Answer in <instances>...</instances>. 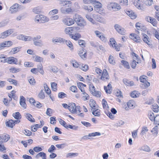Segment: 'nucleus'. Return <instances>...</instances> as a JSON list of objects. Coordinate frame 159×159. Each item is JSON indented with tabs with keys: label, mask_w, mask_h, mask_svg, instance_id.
I'll use <instances>...</instances> for the list:
<instances>
[{
	"label": "nucleus",
	"mask_w": 159,
	"mask_h": 159,
	"mask_svg": "<svg viewBox=\"0 0 159 159\" xmlns=\"http://www.w3.org/2000/svg\"><path fill=\"white\" fill-rule=\"evenodd\" d=\"M78 54L83 59L86 57V50L83 48L80 50Z\"/></svg>",
	"instance_id": "20"
},
{
	"label": "nucleus",
	"mask_w": 159,
	"mask_h": 159,
	"mask_svg": "<svg viewBox=\"0 0 159 159\" xmlns=\"http://www.w3.org/2000/svg\"><path fill=\"white\" fill-rule=\"evenodd\" d=\"M148 130L146 127H143L142 128V131L141 132V135H143L148 131Z\"/></svg>",
	"instance_id": "60"
},
{
	"label": "nucleus",
	"mask_w": 159,
	"mask_h": 159,
	"mask_svg": "<svg viewBox=\"0 0 159 159\" xmlns=\"http://www.w3.org/2000/svg\"><path fill=\"white\" fill-rule=\"evenodd\" d=\"M21 47H17L12 48L11 49L10 53L11 54H14L17 53L20 51Z\"/></svg>",
	"instance_id": "19"
},
{
	"label": "nucleus",
	"mask_w": 159,
	"mask_h": 159,
	"mask_svg": "<svg viewBox=\"0 0 159 159\" xmlns=\"http://www.w3.org/2000/svg\"><path fill=\"white\" fill-rule=\"evenodd\" d=\"M140 150H142L145 152H149L150 151L149 147L147 145H144L139 148Z\"/></svg>",
	"instance_id": "33"
},
{
	"label": "nucleus",
	"mask_w": 159,
	"mask_h": 159,
	"mask_svg": "<svg viewBox=\"0 0 159 159\" xmlns=\"http://www.w3.org/2000/svg\"><path fill=\"white\" fill-rule=\"evenodd\" d=\"M65 39L60 37H56L53 38L52 39V42L54 43H64Z\"/></svg>",
	"instance_id": "13"
},
{
	"label": "nucleus",
	"mask_w": 159,
	"mask_h": 159,
	"mask_svg": "<svg viewBox=\"0 0 159 159\" xmlns=\"http://www.w3.org/2000/svg\"><path fill=\"white\" fill-rule=\"evenodd\" d=\"M94 33L96 36L98 37L102 41L104 42H106L107 41V38L103 34L98 30L95 31Z\"/></svg>",
	"instance_id": "7"
},
{
	"label": "nucleus",
	"mask_w": 159,
	"mask_h": 159,
	"mask_svg": "<svg viewBox=\"0 0 159 159\" xmlns=\"http://www.w3.org/2000/svg\"><path fill=\"white\" fill-rule=\"evenodd\" d=\"M25 99L23 96H20V105L24 108L26 107V104L25 102Z\"/></svg>",
	"instance_id": "21"
},
{
	"label": "nucleus",
	"mask_w": 159,
	"mask_h": 159,
	"mask_svg": "<svg viewBox=\"0 0 159 159\" xmlns=\"http://www.w3.org/2000/svg\"><path fill=\"white\" fill-rule=\"evenodd\" d=\"M146 5L150 6L153 3V0H141Z\"/></svg>",
	"instance_id": "44"
},
{
	"label": "nucleus",
	"mask_w": 159,
	"mask_h": 159,
	"mask_svg": "<svg viewBox=\"0 0 159 159\" xmlns=\"http://www.w3.org/2000/svg\"><path fill=\"white\" fill-rule=\"evenodd\" d=\"M107 8L110 11H117L120 10L121 9V7L117 3L111 2L107 4Z\"/></svg>",
	"instance_id": "2"
},
{
	"label": "nucleus",
	"mask_w": 159,
	"mask_h": 159,
	"mask_svg": "<svg viewBox=\"0 0 159 159\" xmlns=\"http://www.w3.org/2000/svg\"><path fill=\"white\" fill-rule=\"evenodd\" d=\"M18 61L17 59L13 57H10L7 58L3 60H1V62L3 63L7 62L9 64H17Z\"/></svg>",
	"instance_id": "3"
},
{
	"label": "nucleus",
	"mask_w": 159,
	"mask_h": 159,
	"mask_svg": "<svg viewBox=\"0 0 159 159\" xmlns=\"http://www.w3.org/2000/svg\"><path fill=\"white\" fill-rule=\"evenodd\" d=\"M153 121H154V123L156 125H159V115H157L155 117Z\"/></svg>",
	"instance_id": "59"
},
{
	"label": "nucleus",
	"mask_w": 159,
	"mask_h": 159,
	"mask_svg": "<svg viewBox=\"0 0 159 159\" xmlns=\"http://www.w3.org/2000/svg\"><path fill=\"white\" fill-rule=\"evenodd\" d=\"M102 104L104 109H107L108 107L107 102L104 99H102Z\"/></svg>",
	"instance_id": "62"
},
{
	"label": "nucleus",
	"mask_w": 159,
	"mask_h": 159,
	"mask_svg": "<svg viewBox=\"0 0 159 159\" xmlns=\"http://www.w3.org/2000/svg\"><path fill=\"white\" fill-rule=\"evenodd\" d=\"M23 133L27 136H30L32 134V132L30 131L27 129L24 130L23 131Z\"/></svg>",
	"instance_id": "64"
},
{
	"label": "nucleus",
	"mask_w": 159,
	"mask_h": 159,
	"mask_svg": "<svg viewBox=\"0 0 159 159\" xmlns=\"http://www.w3.org/2000/svg\"><path fill=\"white\" fill-rule=\"evenodd\" d=\"M36 69L38 70V72H39L41 74L43 75L44 72L43 70V66L42 64H40L39 66H37V68Z\"/></svg>",
	"instance_id": "49"
},
{
	"label": "nucleus",
	"mask_w": 159,
	"mask_h": 159,
	"mask_svg": "<svg viewBox=\"0 0 159 159\" xmlns=\"http://www.w3.org/2000/svg\"><path fill=\"white\" fill-rule=\"evenodd\" d=\"M130 96L131 97L133 98H137L139 97L138 92L136 91H134L132 92L130 94Z\"/></svg>",
	"instance_id": "54"
},
{
	"label": "nucleus",
	"mask_w": 159,
	"mask_h": 159,
	"mask_svg": "<svg viewBox=\"0 0 159 159\" xmlns=\"http://www.w3.org/2000/svg\"><path fill=\"white\" fill-rule=\"evenodd\" d=\"M13 116L16 120L20 119L21 118V115L19 112H16L12 114Z\"/></svg>",
	"instance_id": "40"
},
{
	"label": "nucleus",
	"mask_w": 159,
	"mask_h": 159,
	"mask_svg": "<svg viewBox=\"0 0 159 159\" xmlns=\"http://www.w3.org/2000/svg\"><path fill=\"white\" fill-rule=\"evenodd\" d=\"M91 93L93 96L97 97H100L101 96V93L99 91L95 90L93 92H92Z\"/></svg>",
	"instance_id": "51"
},
{
	"label": "nucleus",
	"mask_w": 159,
	"mask_h": 159,
	"mask_svg": "<svg viewBox=\"0 0 159 159\" xmlns=\"http://www.w3.org/2000/svg\"><path fill=\"white\" fill-rule=\"evenodd\" d=\"M42 125H39L38 124H35L34 125L31 126V130L34 132H35L37 131V128H40L42 127Z\"/></svg>",
	"instance_id": "39"
},
{
	"label": "nucleus",
	"mask_w": 159,
	"mask_h": 159,
	"mask_svg": "<svg viewBox=\"0 0 159 159\" xmlns=\"http://www.w3.org/2000/svg\"><path fill=\"white\" fill-rule=\"evenodd\" d=\"M95 110L93 111L92 112V114L95 116H99L100 115V113L98 109H95Z\"/></svg>",
	"instance_id": "61"
},
{
	"label": "nucleus",
	"mask_w": 159,
	"mask_h": 159,
	"mask_svg": "<svg viewBox=\"0 0 159 159\" xmlns=\"http://www.w3.org/2000/svg\"><path fill=\"white\" fill-rule=\"evenodd\" d=\"M0 139L1 141L3 142H6L8 141L10 139L9 135L7 134H3L0 135Z\"/></svg>",
	"instance_id": "12"
},
{
	"label": "nucleus",
	"mask_w": 159,
	"mask_h": 159,
	"mask_svg": "<svg viewBox=\"0 0 159 159\" xmlns=\"http://www.w3.org/2000/svg\"><path fill=\"white\" fill-rule=\"evenodd\" d=\"M92 4L93 5L94 10H98V9H100L102 7V4L99 1L97 0H93Z\"/></svg>",
	"instance_id": "8"
},
{
	"label": "nucleus",
	"mask_w": 159,
	"mask_h": 159,
	"mask_svg": "<svg viewBox=\"0 0 159 159\" xmlns=\"http://www.w3.org/2000/svg\"><path fill=\"white\" fill-rule=\"evenodd\" d=\"M141 3V1L139 0H134V6L139 9L143 10L144 8Z\"/></svg>",
	"instance_id": "18"
},
{
	"label": "nucleus",
	"mask_w": 159,
	"mask_h": 159,
	"mask_svg": "<svg viewBox=\"0 0 159 159\" xmlns=\"http://www.w3.org/2000/svg\"><path fill=\"white\" fill-rule=\"evenodd\" d=\"M24 65L25 67H32L34 66L33 63L30 62L25 61L24 63Z\"/></svg>",
	"instance_id": "56"
},
{
	"label": "nucleus",
	"mask_w": 159,
	"mask_h": 159,
	"mask_svg": "<svg viewBox=\"0 0 159 159\" xmlns=\"http://www.w3.org/2000/svg\"><path fill=\"white\" fill-rule=\"evenodd\" d=\"M125 12L132 19H136L137 16L136 14L131 10H127Z\"/></svg>",
	"instance_id": "17"
},
{
	"label": "nucleus",
	"mask_w": 159,
	"mask_h": 159,
	"mask_svg": "<svg viewBox=\"0 0 159 159\" xmlns=\"http://www.w3.org/2000/svg\"><path fill=\"white\" fill-rule=\"evenodd\" d=\"M18 39L25 41H30L32 40V38L30 36H27L22 34L19 35L17 38Z\"/></svg>",
	"instance_id": "11"
},
{
	"label": "nucleus",
	"mask_w": 159,
	"mask_h": 159,
	"mask_svg": "<svg viewBox=\"0 0 159 159\" xmlns=\"http://www.w3.org/2000/svg\"><path fill=\"white\" fill-rule=\"evenodd\" d=\"M2 43L4 48L9 47L12 46L13 44L12 42L10 41H5Z\"/></svg>",
	"instance_id": "31"
},
{
	"label": "nucleus",
	"mask_w": 159,
	"mask_h": 159,
	"mask_svg": "<svg viewBox=\"0 0 159 159\" xmlns=\"http://www.w3.org/2000/svg\"><path fill=\"white\" fill-rule=\"evenodd\" d=\"M25 117L30 121L32 122H34L35 120L33 118L32 116L29 113H26L25 114Z\"/></svg>",
	"instance_id": "28"
},
{
	"label": "nucleus",
	"mask_w": 159,
	"mask_h": 159,
	"mask_svg": "<svg viewBox=\"0 0 159 159\" xmlns=\"http://www.w3.org/2000/svg\"><path fill=\"white\" fill-rule=\"evenodd\" d=\"M108 61L111 64H114L115 63L114 57L111 55L109 56L108 58Z\"/></svg>",
	"instance_id": "53"
},
{
	"label": "nucleus",
	"mask_w": 159,
	"mask_h": 159,
	"mask_svg": "<svg viewBox=\"0 0 159 159\" xmlns=\"http://www.w3.org/2000/svg\"><path fill=\"white\" fill-rule=\"evenodd\" d=\"M43 86L45 89V91L46 93L48 95H50L51 93V91L49 89L47 84L46 83H44L43 84Z\"/></svg>",
	"instance_id": "36"
},
{
	"label": "nucleus",
	"mask_w": 159,
	"mask_h": 159,
	"mask_svg": "<svg viewBox=\"0 0 159 159\" xmlns=\"http://www.w3.org/2000/svg\"><path fill=\"white\" fill-rule=\"evenodd\" d=\"M47 19V17L43 15H38L35 17V20H46Z\"/></svg>",
	"instance_id": "25"
},
{
	"label": "nucleus",
	"mask_w": 159,
	"mask_h": 159,
	"mask_svg": "<svg viewBox=\"0 0 159 159\" xmlns=\"http://www.w3.org/2000/svg\"><path fill=\"white\" fill-rule=\"evenodd\" d=\"M68 108L72 113H75L76 111V104L75 103H70L68 105Z\"/></svg>",
	"instance_id": "10"
},
{
	"label": "nucleus",
	"mask_w": 159,
	"mask_h": 159,
	"mask_svg": "<svg viewBox=\"0 0 159 159\" xmlns=\"http://www.w3.org/2000/svg\"><path fill=\"white\" fill-rule=\"evenodd\" d=\"M60 4L63 7L61 8V11L63 13H68L72 11V9L70 7L66 9L64 8V7H68L70 4V2L68 1L61 0L60 2Z\"/></svg>",
	"instance_id": "1"
},
{
	"label": "nucleus",
	"mask_w": 159,
	"mask_h": 159,
	"mask_svg": "<svg viewBox=\"0 0 159 159\" xmlns=\"http://www.w3.org/2000/svg\"><path fill=\"white\" fill-rule=\"evenodd\" d=\"M75 21V20H63V22L65 25L70 26L74 24Z\"/></svg>",
	"instance_id": "43"
},
{
	"label": "nucleus",
	"mask_w": 159,
	"mask_h": 159,
	"mask_svg": "<svg viewBox=\"0 0 159 159\" xmlns=\"http://www.w3.org/2000/svg\"><path fill=\"white\" fill-rule=\"evenodd\" d=\"M158 127L157 125H156L152 129L151 131V132L155 136L157 135L158 133Z\"/></svg>",
	"instance_id": "42"
},
{
	"label": "nucleus",
	"mask_w": 159,
	"mask_h": 159,
	"mask_svg": "<svg viewBox=\"0 0 159 159\" xmlns=\"http://www.w3.org/2000/svg\"><path fill=\"white\" fill-rule=\"evenodd\" d=\"M101 79L104 81H105L106 80H107L109 79V75L106 69H105L103 70Z\"/></svg>",
	"instance_id": "14"
},
{
	"label": "nucleus",
	"mask_w": 159,
	"mask_h": 159,
	"mask_svg": "<svg viewBox=\"0 0 159 159\" xmlns=\"http://www.w3.org/2000/svg\"><path fill=\"white\" fill-rule=\"evenodd\" d=\"M49 68L50 69V70L53 73H57L59 71L58 68L56 66H50Z\"/></svg>",
	"instance_id": "35"
},
{
	"label": "nucleus",
	"mask_w": 159,
	"mask_h": 159,
	"mask_svg": "<svg viewBox=\"0 0 159 159\" xmlns=\"http://www.w3.org/2000/svg\"><path fill=\"white\" fill-rule=\"evenodd\" d=\"M6 123L7 126L11 128H12L15 125L14 121L12 120H9L8 121H7Z\"/></svg>",
	"instance_id": "32"
},
{
	"label": "nucleus",
	"mask_w": 159,
	"mask_h": 159,
	"mask_svg": "<svg viewBox=\"0 0 159 159\" xmlns=\"http://www.w3.org/2000/svg\"><path fill=\"white\" fill-rule=\"evenodd\" d=\"M80 68L82 70L85 71L88 70L89 69L88 66L86 64H83Z\"/></svg>",
	"instance_id": "55"
},
{
	"label": "nucleus",
	"mask_w": 159,
	"mask_h": 159,
	"mask_svg": "<svg viewBox=\"0 0 159 159\" xmlns=\"http://www.w3.org/2000/svg\"><path fill=\"white\" fill-rule=\"evenodd\" d=\"M78 155V153H77L70 152L66 154V158H71L72 157L77 156Z\"/></svg>",
	"instance_id": "37"
},
{
	"label": "nucleus",
	"mask_w": 159,
	"mask_h": 159,
	"mask_svg": "<svg viewBox=\"0 0 159 159\" xmlns=\"http://www.w3.org/2000/svg\"><path fill=\"white\" fill-rule=\"evenodd\" d=\"M136 27L138 30H140L143 27V26L141 23L137 22L136 24Z\"/></svg>",
	"instance_id": "63"
},
{
	"label": "nucleus",
	"mask_w": 159,
	"mask_h": 159,
	"mask_svg": "<svg viewBox=\"0 0 159 159\" xmlns=\"http://www.w3.org/2000/svg\"><path fill=\"white\" fill-rule=\"evenodd\" d=\"M112 87L111 84L109 83L107 86L106 87L105 86L104 87V89L105 90L107 93L110 94L111 93L112 91Z\"/></svg>",
	"instance_id": "24"
},
{
	"label": "nucleus",
	"mask_w": 159,
	"mask_h": 159,
	"mask_svg": "<svg viewBox=\"0 0 159 159\" xmlns=\"http://www.w3.org/2000/svg\"><path fill=\"white\" fill-rule=\"evenodd\" d=\"M66 44L69 47L71 50H73V47L72 43L69 40H65V42Z\"/></svg>",
	"instance_id": "48"
},
{
	"label": "nucleus",
	"mask_w": 159,
	"mask_h": 159,
	"mask_svg": "<svg viewBox=\"0 0 159 159\" xmlns=\"http://www.w3.org/2000/svg\"><path fill=\"white\" fill-rule=\"evenodd\" d=\"M96 103L94 100H91L90 101L89 105L90 106L91 108H92L93 109H96V106L95 105Z\"/></svg>",
	"instance_id": "41"
},
{
	"label": "nucleus",
	"mask_w": 159,
	"mask_h": 159,
	"mask_svg": "<svg viewBox=\"0 0 159 159\" xmlns=\"http://www.w3.org/2000/svg\"><path fill=\"white\" fill-rule=\"evenodd\" d=\"M143 39L145 43L148 45L152 44L151 40L149 37L146 34H144L143 35Z\"/></svg>",
	"instance_id": "15"
},
{
	"label": "nucleus",
	"mask_w": 159,
	"mask_h": 159,
	"mask_svg": "<svg viewBox=\"0 0 159 159\" xmlns=\"http://www.w3.org/2000/svg\"><path fill=\"white\" fill-rule=\"evenodd\" d=\"M38 97L41 99H43L45 97L44 93L43 90L42 89L38 95Z\"/></svg>",
	"instance_id": "45"
},
{
	"label": "nucleus",
	"mask_w": 159,
	"mask_h": 159,
	"mask_svg": "<svg viewBox=\"0 0 159 159\" xmlns=\"http://www.w3.org/2000/svg\"><path fill=\"white\" fill-rule=\"evenodd\" d=\"M75 22L78 26L84 27L86 24L85 20H75Z\"/></svg>",
	"instance_id": "29"
},
{
	"label": "nucleus",
	"mask_w": 159,
	"mask_h": 159,
	"mask_svg": "<svg viewBox=\"0 0 159 159\" xmlns=\"http://www.w3.org/2000/svg\"><path fill=\"white\" fill-rule=\"evenodd\" d=\"M27 15L26 13H23L20 14L17 17L16 19L17 20H21L25 19L27 17Z\"/></svg>",
	"instance_id": "27"
},
{
	"label": "nucleus",
	"mask_w": 159,
	"mask_h": 159,
	"mask_svg": "<svg viewBox=\"0 0 159 159\" xmlns=\"http://www.w3.org/2000/svg\"><path fill=\"white\" fill-rule=\"evenodd\" d=\"M152 109L154 112H157L159 111V107L157 104L153 105Z\"/></svg>",
	"instance_id": "58"
},
{
	"label": "nucleus",
	"mask_w": 159,
	"mask_h": 159,
	"mask_svg": "<svg viewBox=\"0 0 159 159\" xmlns=\"http://www.w3.org/2000/svg\"><path fill=\"white\" fill-rule=\"evenodd\" d=\"M73 66L75 68H78L80 66V65L75 60L72 61L71 62Z\"/></svg>",
	"instance_id": "50"
},
{
	"label": "nucleus",
	"mask_w": 159,
	"mask_h": 159,
	"mask_svg": "<svg viewBox=\"0 0 159 159\" xmlns=\"http://www.w3.org/2000/svg\"><path fill=\"white\" fill-rule=\"evenodd\" d=\"M101 134L98 132H95L89 133L88 135L84 136L82 139H84L87 140L92 139V137H95L97 136H100Z\"/></svg>",
	"instance_id": "5"
},
{
	"label": "nucleus",
	"mask_w": 159,
	"mask_h": 159,
	"mask_svg": "<svg viewBox=\"0 0 159 159\" xmlns=\"http://www.w3.org/2000/svg\"><path fill=\"white\" fill-rule=\"evenodd\" d=\"M82 84H83L81 82H79L77 83L78 87L81 91L82 93L84 92H85L84 88L82 86Z\"/></svg>",
	"instance_id": "57"
},
{
	"label": "nucleus",
	"mask_w": 159,
	"mask_h": 159,
	"mask_svg": "<svg viewBox=\"0 0 159 159\" xmlns=\"http://www.w3.org/2000/svg\"><path fill=\"white\" fill-rule=\"evenodd\" d=\"M57 84L55 82L51 83V87L53 91H56L57 90Z\"/></svg>",
	"instance_id": "52"
},
{
	"label": "nucleus",
	"mask_w": 159,
	"mask_h": 159,
	"mask_svg": "<svg viewBox=\"0 0 159 159\" xmlns=\"http://www.w3.org/2000/svg\"><path fill=\"white\" fill-rule=\"evenodd\" d=\"M81 37V35L79 33H76L74 35L72 34L71 36H70L72 39L75 40H77L79 39Z\"/></svg>",
	"instance_id": "38"
},
{
	"label": "nucleus",
	"mask_w": 159,
	"mask_h": 159,
	"mask_svg": "<svg viewBox=\"0 0 159 159\" xmlns=\"http://www.w3.org/2000/svg\"><path fill=\"white\" fill-rule=\"evenodd\" d=\"M127 106L130 109H133L135 107L136 105L135 102L133 100H130L127 103Z\"/></svg>",
	"instance_id": "22"
},
{
	"label": "nucleus",
	"mask_w": 159,
	"mask_h": 159,
	"mask_svg": "<svg viewBox=\"0 0 159 159\" xmlns=\"http://www.w3.org/2000/svg\"><path fill=\"white\" fill-rule=\"evenodd\" d=\"M13 29H10L5 31L0 34V39H4L6 38L14 32Z\"/></svg>",
	"instance_id": "4"
},
{
	"label": "nucleus",
	"mask_w": 159,
	"mask_h": 159,
	"mask_svg": "<svg viewBox=\"0 0 159 159\" xmlns=\"http://www.w3.org/2000/svg\"><path fill=\"white\" fill-rule=\"evenodd\" d=\"M121 62L122 64L127 69H129L130 68V66L129 63L126 61L122 60Z\"/></svg>",
	"instance_id": "46"
},
{
	"label": "nucleus",
	"mask_w": 159,
	"mask_h": 159,
	"mask_svg": "<svg viewBox=\"0 0 159 159\" xmlns=\"http://www.w3.org/2000/svg\"><path fill=\"white\" fill-rule=\"evenodd\" d=\"M28 81L30 84L32 85H34L36 83L34 78L32 76H30L28 78Z\"/></svg>",
	"instance_id": "34"
},
{
	"label": "nucleus",
	"mask_w": 159,
	"mask_h": 159,
	"mask_svg": "<svg viewBox=\"0 0 159 159\" xmlns=\"http://www.w3.org/2000/svg\"><path fill=\"white\" fill-rule=\"evenodd\" d=\"M82 94L84 95L82 97V98L84 101H86L88 100L89 98V96L85 92H84Z\"/></svg>",
	"instance_id": "47"
},
{
	"label": "nucleus",
	"mask_w": 159,
	"mask_h": 159,
	"mask_svg": "<svg viewBox=\"0 0 159 159\" xmlns=\"http://www.w3.org/2000/svg\"><path fill=\"white\" fill-rule=\"evenodd\" d=\"M20 6V5L18 3L14 4L10 7L9 9V12L11 13H14L17 12Z\"/></svg>",
	"instance_id": "6"
},
{
	"label": "nucleus",
	"mask_w": 159,
	"mask_h": 159,
	"mask_svg": "<svg viewBox=\"0 0 159 159\" xmlns=\"http://www.w3.org/2000/svg\"><path fill=\"white\" fill-rule=\"evenodd\" d=\"M73 28L72 27H67L65 29V32L66 34H69L70 36L73 33Z\"/></svg>",
	"instance_id": "23"
},
{
	"label": "nucleus",
	"mask_w": 159,
	"mask_h": 159,
	"mask_svg": "<svg viewBox=\"0 0 159 159\" xmlns=\"http://www.w3.org/2000/svg\"><path fill=\"white\" fill-rule=\"evenodd\" d=\"M123 81L126 85L132 86L134 85V82L133 81H130L126 78L123 79Z\"/></svg>",
	"instance_id": "26"
},
{
	"label": "nucleus",
	"mask_w": 159,
	"mask_h": 159,
	"mask_svg": "<svg viewBox=\"0 0 159 159\" xmlns=\"http://www.w3.org/2000/svg\"><path fill=\"white\" fill-rule=\"evenodd\" d=\"M83 8L84 10L87 11L89 12H91L93 10V7L90 5H84L83 6Z\"/></svg>",
	"instance_id": "30"
},
{
	"label": "nucleus",
	"mask_w": 159,
	"mask_h": 159,
	"mask_svg": "<svg viewBox=\"0 0 159 159\" xmlns=\"http://www.w3.org/2000/svg\"><path fill=\"white\" fill-rule=\"evenodd\" d=\"M110 44L114 48H115L116 50L117 51H119L120 50V48L119 47L117 44L116 43V42L115 39L111 38L110 39Z\"/></svg>",
	"instance_id": "9"
},
{
	"label": "nucleus",
	"mask_w": 159,
	"mask_h": 159,
	"mask_svg": "<svg viewBox=\"0 0 159 159\" xmlns=\"http://www.w3.org/2000/svg\"><path fill=\"white\" fill-rule=\"evenodd\" d=\"M130 38L134 41L137 43L140 42L141 41L140 38L138 35L135 34H131Z\"/></svg>",
	"instance_id": "16"
}]
</instances>
